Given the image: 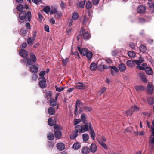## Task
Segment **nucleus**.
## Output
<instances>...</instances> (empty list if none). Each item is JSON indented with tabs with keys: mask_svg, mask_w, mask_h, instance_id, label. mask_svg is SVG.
<instances>
[{
	"mask_svg": "<svg viewBox=\"0 0 154 154\" xmlns=\"http://www.w3.org/2000/svg\"><path fill=\"white\" fill-rule=\"evenodd\" d=\"M54 127L55 129H57L58 130H62L63 129V128L61 126H60L58 124H55L54 125Z\"/></svg>",
	"mask_w": 154,
	"mask_h": 154,
	"instance_id": "45",
	"label": "nucleus"
},
{
	"mask_svg": "<svg viewBox=\"0 0 154 154\" xmlns=\"http://www.w3.org/2000/svg\"><path fill=\"white\" fill-rule=\"evenodd\" d=\"M128 56L131 58H134L135 56V52L132 51H130L128 53Z\"/></svg>",
	"mask_w": 154,
	"mask_h": 154,
	"instance_id": "34",
	"label": "nucleus"
},
{
	"mask_svg": "<svg viewBox=\"0 0 154 154\" xmlns=\"http://www.w3.org/2000/svg\"><path fill=\"white\" fill-rule=\"evenodd\" d=\"M150 8V11L152 13H154V4L152 3H148Z\"/></svg>",
	"mask_w": 154,
	"mask_h": 154,
	"instance_id": "36",
	"label": "nucleus"
},
{
	"mask_svg": "<svg viewBox=\"0 0 154 154\" xmlns=\"http://www.w3.org/2000/svg\"><path fill=\"white\" fill-rule=\"evenodd\" d=\"M69 59L68 58H66L65 59H62V65L64 66H65L67 63L69 61Z\"/></svg>",
	"mask_w": 154,
	"mask_h": 154,
	"instance_id": "49",
	"label": "nucleus"
},
{
	"mask_svg": "<svg viewBox=\"0 0 154 154\" xmlns=\"http://www.w3.org/2000/svg\"><path fill=\"white\" fill-rule=\"evenodd\" d=\"M81 119L83 123H84L87 122L86 121V115L85 113H83L81 114Z\"/></svg>",
	"mask_w": 154,
	"mask_h": 154,
	"instance_id": "42",
	"label": "nucleus"
},
{
	"mask_svg": "<svg viewBox=\"0 0 154 154\" xmlns=\"http://www.w3.org/2000/svg\"><path fill=\"white\" fill-rule=\"evenodd\" d=\"M50 104L52 106H55L57 105L56 101L53 98H51L49 101Z\"/></svg>",
	"mask_w": 154,
	"mask_h": 154,
	"instance_id": "27",
	"label": "nucleus"
},
{
	"mask_svg": "<svg viewBox=\"0 0 154 154\" xmlns=\"http://www.w3.org/2000/svg\"><path fill=\"white\" fill-rule=\"evenodd\" d=\"M75 131L70 136V139H75L78 136V132L80 133L79 130L78 129V128H77L76 126L75 127Z\"/></svg>",
	"mask_w": 154,
	"mask_h": 154,
	"instance_id": "6",
	"label": "nucleus"
},
{
	"mask_svg": "<svg viewBox=\"0 0 154 154\" xmlns=\"http://www.w3.org/2000/svg\"><path fill=\"white\" fill-rule=\"evenodd\" d=\"M83 104L82 102H81L80 100H76V104L75 106V109L74 112V114L77 116L78 115V113L77 112V110H78V107L79 108V106L80 105H83Z\"/></svg>",
	"mask_w": 154,
	"mask_h": 154,
	"instance_id": "5",
	"label": "nucleus"
},
{
	"mask_svg": "<svg viewBox=\"0 0 154 154\" xmlns=\"http://www.w3.org/2000/svg\"><path fill=\"white\" fill-rule=\"evenodd\" d=\"M81 122V120L80 119H75L74 121V124L76 125L79 123Z\"/></svg>",
	"mask_w": 154,
	"mask_h": 154,
	"instance_id": "62",
	"label": "nucleus"
},
{
	"mask_svg": "<svg viewBox=\"0 0 154 154\" xmlns=\"http://www.w3.org/2000/svg\"><path fill=\"white\" fill-rule=\"evenodd\" d=\"M108 68H109V67L106 65H100L98 66V69L100 71H103L105 69Z\"/></svg>",
	"mask_w": 154,
	"mask_h": 154,
	"instance_id": "23",
	"label": "nucleus"
},
{
	"mask_svg": "<svg viewBox=\"0 0 154 154\" xmlns=\"http://www.w3.org/2000/svg\"><path fill=\"white\" fill-rule=\"evenodd\" d=\"M19 54L20 56L24 57H27L28 55V52L23 49H21L19 52Z\"/></svg>",
	"mask_w": 154,
	"mask_h": 154,
	"instance_id": "11",
	"label": "nucleus"
},
{
	"mask_svg": "<svg viewBox=\"0 0 154 154\" xmlns=\"http://www.w3.org/2000/svg\"><path fill=\"white\" fill-rule=\"evenodd\" d=\"M119 68L120 71L124 72L126 70V67L125 64L122 63L119 65Z\"/></svg>",
	"mask_w": 154,
	"mask_h": 154,
	"instance_id": "20",
	"label": "nucleus"
},
{
	"mask_svg": "<svg viewBox=\"0 0 154 154\" xmlns=\"http://www.w3.org/2000/svg\"><path fill=\"white\" fill-rule=\"evenodd\" d=\"M50 10V8L49 6H46L44 9L45 12L46 13H48Z\"/></svg>",
	"mask_w": 154,
	"mask_h": 154,
	"instance_id": "58",
	"label": "nucleus"
},
{
	"mask_svg": "<svg viewBox=\"0 0 154 154\" xmlns=\"http://www.w3.org/2000/svg\"><path fill=\"white\" fill-rule=\"evenodd\" d=\"M134 88L137 91H143L145 89V87L143 85L135 86H134Z\"/></svg>",
	"mask_w": 154,
	"mask_h": 154,
	"instance_id": "28",
	"label": "nucleus"
},
{
	"mask_svg": "<svg viewBox=\"0 0 154 154\" xmlns=\"http://www.w3.org/2000/svg\"><path fill=\"white\" fill-rule=\"evenodd\" d=\"M39 84L40 86L42 88H44L46 87L47 85L46 79L44 77L42 78V80L39 81Z\"/></svg>",
	"mask_w": 154,
	"mask_h": 154,
	"instance_id": "9",
	"label": "nucleus"
},
{
	"mask_svg": "<svg viewBox=\"0 0 154 154\" xmlns=\"http://www.w3.org/2000/svg\"><path fill=\"white\" fill-rule=\"evenodd\" d=\"M147 90L148 91V94L151 95L153 93V88L152 85L149 84L147 86Z\"/></svg>",
	"mask_w": 154,
	"mask_h": 154,
	"instance_id": "10",
	"label": "nucleus"
},
{
	"mask_svg": "<svg viewBox=\"0 0 154 154\" xmlns=\"http://www.w3.org/2000/svg\"><path fill=\"white\" fill-rule=\"evenodd\" d=\"M29 55L30 57V59L33 63H35L36 62L37 60V58L35 55L33 53H30Z\"/></svg>",
	"mask_w": 154,
	"mask_h": 154,
	"instance_id": "25",
	"label": "nucleus"
},
{
	"mask_svg": "<svg viewBox=\"0 0 154 154\" xmlns=\"http://www.w3.org/2000/svg\"><path fill=\"white\" fill-rule=\"evenodd\" d=\"M58 10H57V6L54 7L52 8L50 11V14H55Z\"/></svg>",
	"mask_w": 154,
	"mask_h": 154,
	"instance_id": "38",
	"label": "nucleus"
},
{
	"mask_svg": "<svg viewBox=\"0 0 154 154\" xmlns=\"http://www.w3.org/2000/svg\"><path fill=\"white\" fill-rule=\"evenodd\" d=\"M139 109V107L135 105L132 106L126 112V114L128 116H130L133 112H137Z\"/></svg>",
	"mask_w": 154,
	"mask_h": 154,
	"instance_id": "3",
	"label": "nucleus"
},
{
	"mask_svg": "<svg viewBox=\"0 0 154 154\" xmlns=\"http://www.w3.org/2000/svg\"><path fill=\"white\" fill-rule=\"evenodd\" d=\"M83 109L86 112H90L92 110V109L90 107L87 106H84Z\"/></svg>",
	"mask_w": 154,
	"mask_h": 154,
	"instance_id": "52",
	"label": "nucleus"
},
{
	"mask_svg": "<svg viewBox=\"0 0 154 154\" xmlns=\"http://www.w3.org/2000/svg\"><path fill=\"white\" fill-rule=\"evenodd\" d=\"M146 69V73L149 75H151L152 73V70L150 68H147Z\"/></svg>",
	"mask_w": 154,
	"mask_h": 154,
	"instance_id": "44",
	"label": "nucleus"
},
{
	"mask_svg": "<svg viewBox=\"0 0 154 154\" xmlns=\"http://www.w3.org/2000/svg\"><path fill=\"white\" fill-rule=\"evenodd\" d=\"M146 22L149 21L151 19V15L146 16L145 17Z\"/></svg>",
	"mask_w": 154,
	"mask_h": 154,
	"instance_id": "56",
	"label": "nucleus"
},
{
	"mask_svg": "<svg viewBox=\"0 0 154 154\" xmlns=\"http://www.w3.org/2000/svg\"><path fill=\"white\" fill-rule=\"evenodd\" d=\"M30 71L34 73H36L38 69V67H36L35 65H33L29 67Z\"/></svg>",
	"mask_w": 154,
	"mask_h": 154,
	"instance_id": "15",
	"label": "nucleus"
},
{
	"mask_svg": "<svg viewBox=\"0 0 154 154\" xmlns=\"http://www.w3.org/2000/svg\"><path fill=\"white\" fill-rule=\"evenodd\" d=\"M90 149L87 147H83L81 150V152L83 154H88L90 152Z\"/></svg>",
	"mask_w": 154,
	"mask_h": 154,
	"instance_id": "16",
	"label": "nucleus"
},
{
	"mask_svg": "<svg viewBox=\"0 0 154 154\" xmlns=\"http://www.w3.org/2000/svg\"><path fill=\"white\" fill-rule=\"evenodd\" d=\"M57 149L60 151H62L65 149V145L63 143H59L57 144Z\"/></svg>",
	"mask_w": 154,
	"mask_h": 154,
	"instance_id": "12",
	"label": "nucleus"
},
{
	"mask_svg": "<svg viewBox=\"0 0 154 154\" xmlns=\"http://www.w3.org/2000/svg\"><path fill=\"white\" fill-rule=\"evenodd\" d=\"M55 14V16L57 18H58L62 15V13L59 11H58Z\"/></svg>",
	"mask_w": 154,
	"mask_h": 154,
	"instance_id": "54",
	"label": "nucleus"
},
{
	"mask_svg": "<svg viewBox=\"0 0 154 154\" xmlns=\"http://www.w3.org/2000/svg\"><path fill=\"white\" fill-rule=\"evenodd\" d=\"M55 109L53 107H49L48 109V112L49 115H53L55 114Z\"/></svg>",
	"mask_w": 154,
	"mask_h": 154,
	"instance_id": "24",
	"label": "nucleus"
},
{
	"mask_svg": "<svg viewBox=\"0 0 154 154\" xmlns=\"http://www.w3.org/2000/svg\"><path fill=\"white\" fill-rule=\"evenodd\" d=\"M132 129V127L128 128L125 130L124 132L125 133L126 132H131V130Z\"/></svg>",
	"mask_w": 154,
	"mask_h": 154,
	"instance_id": "60",
	"label": "nucleus"
},
{
	"mask_svg": "<svg viewBox=\"0 0 154 154\" xmlns=\"http://www.w3.org/2000/svg\"><path fill=\"white\" fill-rule=\"evenodd\" d=\"M54 87L56 91L58 92H61L65 88V87H58L56 85H55Z\"/></svg>",
	"mask_w": 154,
	"mask_h": 154,
	"instance_id": "39",
	"label": "nucleus"
},
{
	"mask_svg": "<svg viewBox=\"0 0 154 154\" xmlns=\"http://www.w3.org/2000/svg\"><path fill=\"white\" fill-rule=\"evenodd\" d=\"M90 130L91 131L89 132V134L91 135V137L92 139L93 140H95V134L91 124H90Z\"/></svg>",
	"mask_w": 154,
	"mask_h": 154,
	"instance_id": "13",
	"label": "nucleus"
},
{
	"mask_svg": "<svg viewBox=\"0 0 154 154\" xmlns=\"http://www.w3.org/2000/svg\"><path fill=\"white\" fill-rule=\"evenodd\" d=\"M26 16L28 17V21H30L31 17V14L30 11H28L27 13H26V11H25L20 12L19 14V16L21 20H19V22L20 23H21V20H24Z\"/></svg>",
	"mask_w": 154,
	"mask_h": 154,
	"instance_id": "1",
	"label": "nucleus"
},
{
	"mask_svg": "<svg viewBox=\"0 0 154 154\" xmlns=\"http://www.w3.org/2000/svg\"><path fill=\"white\" fill-rule=\"evenodd\" d=\"M127 66L129 67H131L135 65V62L134 60H128L126 62Z\"/></svg>",
	"mask_w": 154,
	"mask_h": 154,
	"instance_id": "17",
	"label": "nucleus"
},
{
	"mask_svg": "<svg viewBox=\"0 0 154 154\" xmlns=\"http://www.w3.org/2000/svg\"><path fill=\"white\" fill-rule=\"evenodd\" d=\"M80 53L83 56H85L87 54L88 49H78Z\"/></svg>",
	"mask_w": 154,
	"mask_h": 154,
	"instance_id": "18",
	"label": "nucleus"
},
{
	"mask_svg": "<svg viewBox=\"0 0 154 154\" xmlns=\"http://www.w3.org/2000/svg\"><path fill=\"white\" fill-rule=\"evenodd\" d=\"M97 149V147L95 144L92 143L90 149V151L93 153Z\"/></svg>",
	"mask_w": 154,
	"mask_h": 154,
	"instance_id": "21",
	"label": "nucleus"
},
{
	"mask_svg": "<svg viewBox=\"0 0 154 154\" xmlns=\"http://www.w3.org/2000/svg\"><path fill=\"white\" fill-rule=\"evenodd\" d=\"M24 8V6L21 4H19L17 6L16 9L17 10L20 12H22Z\"/></svg>",
	"mask_w": 154,
	"mask_h": 154,
	"instance_id": "30",
	"label": "nucleus"
},
{
	"mask_svg": "<svg viewBox=\"0 0 154 154\" xmlns=\"http://www.w3.org/2000/svg\"><path fill=\"white\" fill-rule=\"evenodd\" d=\"M79 17V16L78 13L77 12H75L73 14L72 18L73 20H76L78 19Z\"/></svg>",
	"mask_w": 154,
	"mask_h": 154,
	"instance_id": "41",
	"label": "nucleus"
},
{
	"mask_svg": "<svg viewBox=\"0 0 154 154\" xmlns=\"http://www.w3.org/2000/svg\"><path fill=\"white\" fill-rule=\"evenodd\" d=\"M54 134L55 137L58 139L60 138L61 137V132L58 130L55 131Z\"/></svg>",
	"mask_w": 154,
	"mask_h": 154,
	"instance_id": "26",
	"label": "nucleus"
},
{
	"mask_svg": "<svg viewBox=\"0 0 154 154\" xmlns=\"http://www.w3.org/2000/svg\"><path fill=\"white\" fill-rule=\"evenodd\" d=\"M34 40H35L33 39L31 37H29L27 40V43L28 44L30 45H32L33 44Z\"/></svg>",
	"mask_w": 154,
	"mask_h": 154,
	"instance_id": "50",
	"label": "nucleus"
},
{
	"mask_svg": "<svg viewBox=\"0 0 154 154\" xmlns=\"http://www.w3.org/2000/svg\"><path fill=\"white\" fill-rule=\"evenodd\" d=\"M97 141L105 149H107L106 145L103 141H100L98 140H97Z\"/></svg>",
	"mask_w": 154,
	"mask_h": 154,
	"instance_id": "48",
	"label": "nucleus"
},
{
	"mask_svg": "<svg viewBox=\"0 0 154 154\" xmlns=\"http://www.w3.org/2000/svg\"><path fill=\"white\" fill-rule=\"evenodd\" d=\"M45 74V71H41L40 72L39 74V75L42 77V78H43V77H44V75Z\"/></svg>",
	"mask_w": 154,
	"mask_h": 154,
	"instance_id": "59",
	"label": "nucleus"
},
{
	"mask_svg": "<svg viewBox=\"0 0 154 154\" xmlns=\"http://www.w3.org/2000/svg\"><path fill=\"white\" fill-rule=\"evenodd\" d=\"M147 102L149 104L152 105L154 103V99L152 97H149L148 99Z\"/></svg>",
	"mask_w": 154,
	"mask_h": 154,
	"instance_id": "43",
	"label": "nucleus"
},
{
	"mask_svg": "<svg viewBox=\"0 0 154 154\" xmlns=\"http://www.w3.org/2000/svg\"><path fill=\"white\" fill-rule=\"evenodd\" d=\"M92 7V4L90 2H86V8L88 10H90Z\"/></svg>",
	"mask_w": 154,
	"mask_h": 154,
	"instance_id": "47",
	"label": "nucleus"
},
{
	"mask_svg": "<svg viewBox=\"0 0 154 154\" xmlns=\"http://www.w3.org/2000/svg\"><path fill=\"white\" fill-rule=\"evenodd\" d=\"M90 69L91 71H95L97 68V65L94 62H92L90 65Z\"/></svg>",
	"mask_w": 154,
	"mask_h": 154,
	"instance_id": "22",
	"label": "nucleus"
},
{
	"mask_svg": "<svg viewBox=\"0 0 154 154\" xmlns=\"http://www.w3.org/2000/svg\"><path fill=\"white\" fill-rule=\"evenodd\" d=\"M80 34L83 35L84 39H88L91 37L89 32L88 31L85 30L83 28L80 31Z\"/></svg>",
	"mask_w": 154,
	"mask_h": 154,
	"instance_id": "4",
	"label": "nucleus"
},
{
	"mask_svg": "<svg viewBox=\"0 0 154 154\" xmlns=\"http://www.w3.org/2000/svg\"><path fill=\"white\" fill-rule=\"evenodd\" d=\"M81 147L80 143L78 142L75 143L72 146V148L75 150H77L79 149Z\"/></svg>",
	"mask_w": 154,
	"mask_h": 154,
	"instance_id": "19",
	"label": "nucleus"
},
{
	"mask_svg": "<svg viewBox=\"0 0 154 154\" xmlns=\"http://www.w3.org/2000/svg\"><path fill=\"white\" fill-rule=\"evenodd\" d=\"M72 49H72L71 50V54L72 55H74L75 56V57L76 58H80L79 57V55L78 52L77 51H76L73 52L72 50Z\"/></svg>",
	"mask_w": 154,
	"mask_h": 154,
	"instance_id": "40",
	"label": "nucleus"
},
{
	"mask_svg": "<svg viewBox=\"0 0 154 154\" xmlns=\"http://www.w3.org/2000/svg\"><path fill=\"white\" fill-rule=\"evenodd\" d=\"M138 74L142 81L145 83L147 82V80L145 76V73L140 72L138 73Z\"/></svg>",
	"mask_w": 154,
	"mask_h": 154,
	"instance_id": "8",
	"label": "nucleus"
},
{
	"mask_svg": "<svg viewBox=\"0 0 154 154\" xmlns=\"http://www.w3.org/2000/svg\"><path fill=\"white\" fill-rule=\"evenodd\" d=\"M48 96L50 97H51L52 96V93L50 91H48L46 93V97L48 99V100L49 99L48 97Z\"/></svg>",
	"mask_w": 154,
	"mask_h": 154,
	"instance_id": "61",
	"label": "nucleus"
},
{
	"mask_svg": "<svg viewBox=\"0 0 154 154\" xmlns=\"http://www.w3.org/2000/svg\"><path fill=\"white\" fill-rule=\"evenodd\" d=\"M48 125L50 126H52L54 124V122L52 120V118H49L48 121Z\"/></svg>",
	"mask_w": 154,
	"mask_h": 154,
	"instance_id": "37",
	"label": "nucleus"
},
{
	"mask_svg": "<svg viewBox=\"0 0 154 154\" xmlns=\"http://www.w3.org/2000/svg\"><path fill=\"white\" fill-rule=\"evenodd\" d=\"M85 56L88 60H90L92 58L93 54L91 51H88Z\"/></svg>",
	"mask_w": 154,
	"mask_h": 154,
	"instance_id": "33",
	"label": "nucleus"
},
{
	"mask_svg": "<svg viewBox=\"0 0 154 154\" xmlns=\"http://www.w3.org/2000/svg\"><path fill=\"white\" fill-rule=\"evenodd\" d=\"M109 68H111V74L112 76L115 75L119 72L118 69L114 66H109Z\"/></svg>",
	"mask_w": 154,
	"mask_h": 154,
	"instance_id": "7",
	"label": "nucleus"
},
{
	"mask_svg": "<svg viewBox=\"0 0 154 154\" xmlns=\"http://www.w3.org/2000/svg\"><path fill=\"white\" fill-rule=\"evenodd\" d=\"M145 63H143L142 65V66H139L138 68L139 69L142 70H145L146 69V65Z\"/></svg>",
	"mask_w": 154,
	"mask_h": 154,
	"instance_id": "55",
	"label": "nucleus"
},
{
	"mask_svg": "<svg viewBox=\"0 0 154 154\" xmlns=\"http://www.w3.org/2000/svg\"><path fill=\"white\" fill-rule=\"evenodd\" d=\"M106 89V87H103L100 90L99 92L101 94H102L105 91Z\"/></svg>",
	"mask_w": 154,
	"mask_h": 154,
	"instance_id": "64",
	"label": "nucleus"
},
{
	"mask_svg": "<svg viewBox=\"0 0 154 154\" xmlns=\"http://www.w3.org/2000/svg\"><path fill=\"white\" fill-rule=\"evenodd\" d=\"M85 5V1H83L79 2L78 5V6L80 8H83Z\"/></svg>",
	"mask_w": 154,
	"mask_h": 154,
	"instance_id": "51",
	"label": "nucleus"
},
{
	"mask_svg": "<svg viewBox=\"0 0 154 154\" xmlns=\"http://www.w3.org/2000/svg\"><path fill=\"white\" fill-rule=\"evenodd\" d=\"M88 18H86V17H84L83 18V23L84 25H85L86 24L87 22L88 21Z\"/></svg>",
	"mask_w": 154,
	"mask_h": 154,
	"instance_id": "63",
	"label": "nucleus"
},
{
	"mask_svg": "<svg viewBox=\"0 0 154 154\" xmlns=\"http://www.w3.org/2000/svg\"><path fill=\"white\" fill-rule=\"evenodd\" d=\"M146 10V7L145 6L143 5H140L137 8L138 12L140 13H144Z\"/></svg>",
	"mask_w": 154,
	"mask_h": 154,
	"instance_id": "14",
	"label": "nucleus"
},
{
	"mask_svg": "<svg viewBox=\"0 0 154 154\" xmlns=\"http://www.w3.org/2000/svg\"><path fill=\"white\" fill-rule=\"evenodd\" d=\"M84 124V125L82 126V125H76L77 126V128H78L79 130L80 133H84L86 132L87 131L89 128L90 129V124H91V122H88L83 123Z\"/></svg>",
	"mask_w": 154,
	"mask_h": 154,
	"instance_id": "2",
	"label": "nucleus"
},
{
	"mask_svg": "<svg viewBox=\"0 0 154 154\" xmlns=\"http://www.w3.org/2000/svg\"><path fill=\"white\" fill-rule=\"evenodd\" d=\"M149 143L151 144L150 146H152V147H153L154 144V137L151 138L149 140Z\"/></svg>",
	"mask_w": 154,
	"mask_h": 154,
	"instance_id": "53",
	"label": "nucleus"
},
{
	"mask_svg": "<svg viewBox=\"0 0 154 154\" xmlns=\"http://www.w3.org/2000/svg\"><path fill=\"white\" fill-rule=\"evenodd\" d=\"M82 138L83 141L86 142L89 139V135L88 134H82Z\"/></svg>",
	"mask_w": 154,
	"mask_h": 154,
	"instance_id": "35",
	"label": "nucleus"
},
{
	"mask_svg": "<svg viewBox=\"0 0 154 154\" xmlns=\"http://www.w3.org/2000/svg\"><path fill=\"white\" fill-rule=\"evenodd\" d=\"M139 22V23H145L146 21L145 19L144 18H139L138 19Z\"/></svg>",
	"mask_w": 154,
	"mask_h": 154,
	"instance_id": "57",
	"label": "nucleus"
},
{
	"mask_svg": "<svg viewBox=\"0 0 154 154\" xmlns=\"http://www.w3.org/2000/svg\"><path fill=\"white\" fill-rule=\"evenodd\" d=\"M27 30L24 29H22L20 31L21 34L23 36H25L26 34Z\"/></svg>",
	"mask_w": 154,
	"mask_h": 154,
	"instance_id": "46",
	"label": "nucleus"
},
{
	"mask_svg": "<svg viewBox=\"0 0 154 154\" xmlns=\"http://www.w3.org/2000/svg\"><path fill=\"white\" fill-rule=\"evenodd\" d=\"M24 62H26L27 64L29 66L32 65L34 63L30 58L28 57L25 58V61H24Z\"/></svg>",
	"mask_w": 154,
	"mask_h": 154,
	"instance_id": "31",
	"label": "nucleus"
},
{
	"mask_svg": "<svg viewBox=\"0 0 154 154\" xmlns=\"http://www.w3.org/2000/svg\"><path fill=\"white\" fill-rule=\"evenodd\" d=\"M78 83L79 84V85H77L75 86V88L79 89H83L85 88V86L82 85L83 84L80 82H78Z\"/></svg>",
	"mask_w": 154,
	"mask_h": 154,
	"instance_id": "29",
	"label": "nucleus"
},
{
	"mask_svg": "<svg viewBox=\"0 0 154 154\" xmlns=\"http://www.w3.org/2000/svg\"><path fill=\"white\" fill-rule=\"evenodd\" d=\"M47 137L48 139L50 140H52L54 138V134L51 132L48 133L47 135Z\"/></svg>",
	"mask_w": 154,
	"mask_h": 154,
	"instance_id": "32",
	"label": "nucleus"
}]
</instances>
